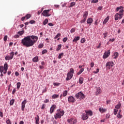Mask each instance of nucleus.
Returning a JSON list of instances; mask_svg holds the SVG:
<instances>
[{
    "instance_id": "f257e3e1",
    "label": "nucleus",
    "mask_w": 124,
    "mask_h": 124,
    "mask_svg": "<svg viewBox=\"0 0 124 124\" xmlns=\"http://www.w3.org/2000/svg\"><path fill=\"white\" fill-rule=\"evenodd\" d=\"M38 37L35 35H28L21 40V44L25 47H31L37 42Z\"/></svg>"
},
{
    "instance_id": "f03ea898",
    "label": "nucleus",
    "mask_w": 124,
    "mask_h": 124,
    "mask_svg": "<svg viewBox=\"0 0 124 124\" xmlns=\"http://www.w3.org/2000/svg\"><path fill=\"white\" fill-rule=\"evenodd\" d=\"M63 115H64V111L63 110L61 111L60 109H57V113L54 115L55 119H61Z\"/></svg>"
},
{
    "instance_id": "7ed1b4c3",
    "label": "nucleus",
    "mask_w": 124,
    "mask_h": 124,
    "mask_svg": "<svg viewBox=\"0 0 124 124\" xmlns=\"http://www.w3.org/2000/svg\"><path fill=\"white\" fill-rule=\"evenodd\" d=\"M124 15V10H121L119 11V13L115 14L114 16V19L115 21H118L119 19H122Z\"/></svg>"
},
{
    "instance_id": "20e7f679",
    "label": "nucleus",
    "mask_w": 124,
    "mask_h": 124,
    "mask_svg": "<svg viewBox=\"0 0 124 124\" xmlns=\"http://www.w3.org/2000/svg\"><path fill=\"white\" fill-rule=\"evenodd\" d=\"M73 73H74V69L71 68L69 72L67 74V78H66V81H69V80L72 79V77H73Z\"/></svg>"
},
{
    "instance_id": "39448f33",
    "label": "nucleus",
    "mask_w": 124,
    "mask_h": 124,
    "mask_svg": "<svg viewBox=\"0 0 124 124\" xmlns=\"http://www.w3.org/2000/svg\"><path fill=\"white\" fill-rule=\"evenodd\" d=\"M75 96L77 99H84L86 97V96L82 92H78L75 94Z\"/></svg>"
},
{
    "instance_id": "423d86ee",
    "label": "nucleus",
    "mask_w": 124,
    "mask_h": 124,
    "mask_svg": "<svg viewBox=\"0 0 124 124\" xmlns=\"http://www.w3.org/2000/svg\"><path fill=\"white\" fill-rule=\"evenodd\" d=\"M8 69V64L7 63H5L3 66H0V72L2 73L3 72V70H7Z\"/></svg>"
},
{
    "instance_id": "0eeeda50",
    "label": "nucleus",
    "mask_w": 124,
    "mask_h": 124,
    "mask_svg": "<svg viewBox=\"0 0 124 124\" xmlns=\"http://www.w3.org/2000/svg\"><path fill=\"white\" fill-rule=\"evenodd\" d=\"M113 66H114V62H108L106 64V67L107 69H110L111 67H113Z\"/></svg>"
},
{
    "instance_id": "6e6552de",
    "label": "nucleus",
    "mask_w": 124,
    "mask_h": 124,
    "mask_svg": "<svg viewBox=\"0 0 124 124\" xmlns=\"http://www.w3.org/2000/svg\"><path fill=\"white\" fill-rule=\"evenodd\" d=\"M67 122H68L69 124H77V119L71 118V119H68Z\"/></svg>"
},
{
    "instance_id": "1a4fd4ad",
    "label": "nucleus",
    "mask_w": 124,
    "mask_h": 124,
    "mask_svg": "<svg viewBox=\"0 0 124 124\" xmlns=\"http://www.w3.org/2000/svg\"><path fill=\"white\" fill-rule=\"evenodd\" d=\"M49 12H50V10H45L42 13V15L45 16V17H49L51 16V14H49Z\"/></svg>"
},
{
    "instance_id": "9d476101",
    "label": "nucleus",
    "mask_w": 124,
    "mask_h": 124,
    "mask_svg": "<svg viewBox=\"0 0 124 124\" xmlns=\"http://www.w3.org/2000/svg\"><path fill=\"white\" fill-rule=\"evenodd\" d=\"M68 101L69 103H74L75 102V98L73 96H70L68 98Z\"/></svg>"
},
{
    "instance_id": "9b49d317",
    "label": "nucleus",
    "mask_w": 124,
    "mask_h": 124,
    "mask_svg": "<svg viewBox=\"0 0 124 124\" xmlns=\"http://www.w3.org/2000/svg\"><path fill=\"white\" fill-rule=\"evenodd\" d=\"M110 50L105 51L103 55V59H107V58L110 56Z\"/></svg>"
},
{
    "instance_id": "f8f14e48",
    "label": "nucleus",
    "mask_w": 124,
    "mask_h": 124,
    "mask_svg": "<svg viewBox=\"0 0 124 124\" xmlns=\"http://www.w3.org/2000/svg\"><path fill=\"white\" fill-rule=\"evenodd\" d=\"M81 119L83 121H86V120L89 119V115H88L87 113H83L81 116Z\"/></svg>"
},
{
    "instance_id": "ddd939ff",
    "label": "nucleus",
    "mask_w": 124,
    "mask_h": 124,
    "mask_svg": "<svg viewBox=\"0 0 124 124\" xmlns=\"http://www.w3.org/2000/svg\"><path fill=\"white\" fill-rule=\"evenodd\" d=\"M57 106L56 105H53L50 108V114H53L55 112V109H56Z\"/></svg>"
},
{
    "instance_id": "4468645a",
    "label": "nucleus",
    "mask_w": 124,
    "mask_h": 124,
    "mask_svg": "<svg viewBox=\"0 0 124 124\" xmlns=\"http://www.w3.org/2000/svg\"><path fill=\"white\" fill-rule=\"evenodd\" d=\"M27 103V100H24L21 103V110L24 111L25 110V107L26 104Z\"/></svg>"
},
{
    "instance_id": "2eb2a0df",
    "label": "nucleus",
    "mask_w": 124,
    "mask_h": 124,
    "mask_svg": "<svg viewBox=\"0 0 124 124\" xmlns=\"http://www.w3.org/2000/svg\"><path fill=\"white\" fill-rule=\"evenodd\" d=\"M85 113L87 116H93V111L91 110H85Z\"/></svg>"
},
{
    "instance_id": "dca6fc26",
    "label": "nucleus",
    "mask_w": 124,
    "mask_h": 124,
    "mask_svg": "<svg viewBox=\"0 0 124 124\" xmlns=\"http://www.w3.org/2000/svg\"><path fill=\"white\" fill-rule=\"evenodd\" d=\"M79 36H76L73 40V42H75V43H77V42L78 41V40H79Z\"/></svg>"
},
{
    "instance_id": "f3484780",
    "label": "nucleus",
    "mask_w": 124,
    "mask_h": 124,
    "mask_svg": "<svg viewBox=\"0 0 124 124\" xmlns=\"http://www.w3.org/2000/svg\"><path fill=\"white\" fill-rule=\"evenodd\" d=\"M99 93H101V89L100 87L97 88V90L96 91V95H98Z\"/></svg>"
},
{
    "instance_id": "a211bd4d",
    "label": "nucleus",
    "mask_w": 124,
    "mask_h": 124,
    "mask_svg": "<svg viewBox=\"0 0 124 124\" xmlns=\"http://www.w3.org/2000/svg\"><path fill=\"white\" fill-rule=\"evenodd\" d=\"M37 117H35L36 124H39V116L37 115Z\"/></svg>"
},
{
    "instance_id": "6ab92c4d",
    "label": "nucleus",
    "mask_w": 124,
    "mask_h": 124,
    "mask_svg": "<svg viewBox=\"0 0 124 124\" xmlns=\"http://www.w3.org/2000/svg\"><path fill=\"white\" fill-rule=\"evenodd\" d=\"M88 12L87 11H85L83 13V18H85V19H87V17H88Z\"/></svg>"
},
{
    "instance_id": "aec40b11",
    "label": "nucleus",
    "mask_w": 124,
    "mask_h": 124,
    "mask_svg": "<svg viewBox=\"0 0 124 124\" xmlns=\"http://www.w3.org/2000/svg\"><path fill=\"white\" fill-rule=\"evenodd\" d=\"M32 62H38V57L36 56L34 57L32 59Z\"/></svg>"
},
{
    "instance_id": "412c9836",
    "label": "nucleus",
    "mask_w": 124,
    "mask_h": 124,
    "mask_svg": "<svg viewBox=\"0 0 124 124\" xmlns=\"http://www.w3.org/2000/svg\"><path fill=\"white\" fill-rule=\"evenodd\" d=\"M109 16H107L104 20L103 22V24L104 25V24H106V23H107V22H108V21H109Z\"/></svg>"
},
{
    "instance_id": "4be33fe9",
    "label": "nucleus",
    "mask_w": 124,
    "mask_h": 124,
    "mask_svg": "<svg viewBox=\"0 0 124 124\" xmlns=\"http://www.w3.org/2000/svg\"><path fill=\"white\" fill-rule=\"evenodd\" d=\"M87 24H92L93 23V18H89L87 19Z\"/></svg>"
},
{
    "instance_id": "5701e85b",
    "label": "nucleus",
    "mask_w": 124,
    "mask_h": 124,
    "mask_svg": "<svg viewBox=\"0 0 124 124\" xmlns=\"http://www.w3.org/2000/svg\"><path fill=\"white\" fill-rule=\"evenodd\" d=\"M118 57H119V53L118 52L114 53L113 55V59H117V58H118Z\"/></svg>"
},
{
    "instance_id": "b1692460",
    "label": "nucleus",
    "mask_w": 124,
    "mask_h": 124,
    "mask_svg": "<svg viewBox=\"0 0 124 124\" xmlns=\"http://www.w3.org/2000/svg\"><path fill=\"white\" fill-rule=\"evenodd\" d=\"M121 102H119L118 105L115 106V108L116 109H120V108H121Z\"/></svg>"
},
{
    "instance_id": "393cba45",
    "label": "nucleus",
    "mask_w": 124,
    "mask_h": 124,
    "mask_svg": "<svg viewBox=\"0 0 124 124\" xmlns=\"http://www.w3.org/2000/svg\"><path fill=\"white\" fill-rule=\"evenodd\" d=\"M84 82V78L80 77L79 78V84H82Z\"/></svg>"
},
{
    "instance_id": "a878e982",
    "label": "nucleus",
    "mask_w": 124,
    "mask_h": 124,
    "mask_svg": "<svg viewBox=\"0 0 124 124\" xmlns=\"http://www.w3.org/2000/svg\"><path fill=\"white\" fill-rule=\"evenodd\" d=\"M59 97V94H54L52 96V98L53 99H55V98H58Z\"/></svg>"
},
{
    "instance_id": "bb28decb",
    "label": "nucleus",
    "mask_w": 124,
    "mask_h": 124,
    "mask_svg": "<svg viewBox=\"0 0 124 124\" xmlns=\"http://www.w3.org/2000/svg\"><path fill=\"white\" fill-rule=\"evenodd\" d=\"M84 71V68H81L78 72L77 73L78 75H80Z\"/></svg>"
},
{
    "instance_id": "cd10ccee",
    "label": "nucleus",
    "mask_w": 124,
    "mask_h": 124,
    "mask_svg": "<svg viewBox=\"0 0 124 124\" xmlns=\"http://www.w3.org/2000/svg\"><path fill=\"white\" fill-rule=\"evenodd\" d=\"M5 60L6 61H10V60H12V57H11L10 56H6L5 58Z\"/></svg>"
},
{
    "instance_id": "c85d7f7f",
    "label": "nucleus",
    "mask_w": 124,
    "mask_h": 124,
    "mask_svg": "<svg viewBox=\"0 0 124 124\" xmlns=\"http://www.w3.org/2000/svg\"><path fill=\"white\" fill-rule=\"evenodd\" d=\"M99 110L100 111V112L101 113H103V112H106V109H105V108H99Z\"/></svg>"
},
{
    "instance_id": "c756f323",
    "label": "nucleus",
    "mask_w": 124,
    "mask_h": 124,
    "mask_svg": "<svg viewBox=\"0 0 124 124\" xmlns=\"http://www.w3.org/2000/svg\"><path fill=\"white\" fill-rule=\"evenodd\" d=\"M48 19L47 18L45 19L43 22L44 26H45V25H47V24H48Z\"/></svg>"
},
{
    "instance_id": "7c9ffc66",
    "label": "nucleus",
    "mask_w": 124,
    "mask_h": 124,
    "mask_svg": "<svg viewBox=\"0 0 124 124\" xmlns=\"http://www.w3.org/2000/svg\"><path fill=\"white\" fill-rule=\"evenodd\" d=\"M25 31H19L17 32V34H19V35H23L24 34V33Z\"/></svg>"
},
{
    "instance_id": "2f4dec72",
    "label": "nucleus",
    "mask_w": 124,
    "mask_h": 124,
    "mask_svg": "<svg viewBox=\"0 0 124 124\" xmlns=\"http://www.w3.org/2000/svg\"><path fill=\"white\" fill-rule=\"evenodd\" d=\"M14 102H15V100L14 99L11 100L10 102V105H13V104H14Z\"/></svg>"
},
{
    "instance_id": "473e14b6",
    "label": "nucleus",
    "mask_w": 124,
    "mask_h": 124,
    "mask_svg": "<svg viewBox=\"0 0 124 124\" xmlns=\"http://www.w3.org/2000/svg\"><path fill=\"white\" fill-rule=\"evenodd\" d=\"M31 17V15L28 14L25 16V18H26V20H28V19H30Z\"/></svg>"
},
{
    "instance_id": "72a5a7b5",
    "label": "nucleus",
    "mask_w": 124,
    "mask_h": 124,
    "mask_svg": "<svg viewBox=\"0 0 124 124\" xmlns=\"http://www.w3.org/2000/svg\"><path fill=\"white\" fill-rule=\"evenodd\" d=\"M75 4H76V3L74 2H72L70 4V6H69V7H73V6L75 5Z\"/></svg>"
},
{
    "instance_id": "f704fd0d",
    "label": "nucleus",
    "mask_w": 124,
    "mask_h": 124,
    "mask_svg": "<svg viewBox=\"0 0 124 124\" xmlns=\"http://www.w3.org/2000/svg\"><path fill=\"white\" fill-rule=\"evenodd\" d=\"M62 56H63V53H61L59 54L58 56V59H62Z\"/></svg>"
},
{
    "instance_id": "c9c22d12",
    "label": "nucleus",
    "mask_w": 124,
    "mask_h": 124,
    "mask_svg": "<svg viewBox=\"0 0 124 124\" xmlns=\"http://www.w3.org/2000/svg\"><path fill=\"white\" fill-rule=\"evenodd\" d=\"M44 46V45L42 43H41L38 45V48H43Z\"/></svg>"
},
{
    "instance_id": "e433bc0d",
    "label": "nucleus",
    "mask_w": 124,
    "mask_h": 124,
    "mask_svg": "<svg viewBox=\"0 0 124 124\" xmlns=\"http://www.w3.org/2000/svg\"><path fill=\"white\" fill-rule=\"evenodd\" d=\"M61 48H62V45H59L58 46L56 49L57 51H60V50H61Z\"/></svg>"
},
{
    "instance_id": "4c0bfd02",
    "label": "nucleus",
    "mask_w": 124,
    "mask_h": 124,
    "mask_svg": "<svg viewBox=\"0 0 124 124\" xmlns=\"http://www.w3.org/2000/svg\"><path fill=\"white\" fill-rule=\"evenodd\" d=\"M10 57L12 58V59H13V57H14V52H12L10 53Z\"/></svg>"
},
{
    "instance_id": "58836bf2",
    "label": "nucleus",
    "mask_w": 124,
    "mask_h": 124,
    "mask_svg": "<svg viewBox=\"0 0 124 124\" xmlns=\"http://www.w3.org/2000/svg\"><path fill=\"white\" fill-rule=\"evenodd\" d=\"M98 2V0H92L91 1V3H97Z\"/></svg>"
},
{
    "instance_id": "ea45409f",
    "label": "nucleus",
    "mask_w": 124,
    "mask_h": 124,
    "mask_svg": "<svg viewBox=\"0 0 124 124\" xmlns=\"http://www.w3.org/2000/svg\"><path fill=\"white\" fill-rule=\"evenodd\" d=\"M16 85H17V89H20V87H21V83L17 82Z\"/></svg>"
},
{
    "instance_id": "a19ab883",
    "label": "nucleus",
    "mask_w": 124,
    "mask_h": 124,
    "mask_svg": "<svg viewBox=\"0 0 124 124\" xmlns=\"http://www.w3.org/2000/svg\"><path fill=\"white\" fill-rule=\"evenodd\" d=\"M67 95V91H65L63 93V96H66Z\"/></svg>"
},
{
    "instance_id": "79ce46f5",
    "label": "nucleus",
    "mask_w": 124,
    "mask_h": 124,
    "mask_svg": "<svg viewBox=\"0 0 124 124\" xmlns=\"http://www.w3.org/2000/svg\"><path fill=\"white\" fill-rule=\"evenodd\" d=\"M117 117L119 119H122L123 116L120 114V112H118V114L117 115Z\"/></svg>"
},
{
    "instance_id": "37998d69",
    "label": "nucleus",
    "mask_w": 124,
    "mask_h": 124,
    "mask_svg": "<svg viewBox=\"0 0 124 124\" xmlns=\"http://www.w3.org/2000/svg\"><path fill=\"white\" fill-rule=\"evenodd\" d=\"M60 36H61V33H58L54 37L55 39H57V38H58V37H60Z\"/></svg>"
},
{
    "instance_id": "c03bdc74",
    "label": "nucleus",
    "mask_w": 124,
    "mask_h": 124,
    "mask_svg": "<svg viewBox=\"0 0 124 124\" xmlns=\"http://www.w3.org/2000/svg\"><path fill=\"white\" fill-rule=\"evenodd\" d=\"M80 42L81 43H85V42H86V39L84 38H83L82 39H81Z\"/></svg>"
},
{
    "instance_id": "a18cd8bd",
    "label": "nucleus",
    "mask_w": 124,
    "mask_h": 124,
    "mask_svg": "<svg viewBox=\"0 0 124 124\" xmlns=\"http://www.w3.org/2000/svg\"><path fill=\"white\" fill-rule=\"evenodd\" d=\"M118 112V109L114 108V112L113 114L114 115H117V113Z\"/></svg>"
},
{
    "instance_id": "49530a36",
    "label": "nucleus",
    "mask_w": 124,
    "mask_h": 124,
    "mask_svg": "<svg viewBox=\"0 0 124 124\" xmlns=\"http://www.w3.org/2000/svg\"><path fill=\"white\" fill-rule=\"evenodd\" d=\"M71 33H73V32H75V28H72L70 31Z\"/></svg>"
},
{
    "instance_id": "de8ad7c7",
    "label": "nucleus",
    "mask_w": 124,
    "mask_h": 124,
    "mask_svg": "<svg viewBox=\"0 0 124 124\" xmlns=\"http://www.w3.org/2000/svg\"><path fill=\"white\" fill-rule=\"evenodd\" d=\"M87 20L86 18H83L81 21H80V23L84 24L85 22H86V20Z\"/></svg>"
},
{
    "instance_id": "09e8293b",
    "label": "nucleus",
    "mask_w": 124,
    "mask_h": 124,
    "mask_svg": "<svg viewBox=\"0 0 124 124\" xmlns=\"http://www.w3.org/2000/svg\"><path fill=\"white\" fill-rule=\"evenodd\" d=\"M29 23L31 24H35V20H31Z\"/></svg>"
},
{
    "instance_id": "8fccbe9b",
    "label": "nucleus",
    "mask_w": 124,
    "mask_h": 124,
    "mask_svg": "<svg viewBox=\"0 0 124 124\" xmlns=\"http://www.w3.org/2000/svg\"><path fill=\"white\" fill-rule=\"evenodd\" d=\"M45 53H47V50H46V49H44L42 51V55H44V54H45Z\"/></svg>"
},
{
    "instance_id": "3c124183",
    "label": "nucleus",
    "mask_w": 124,
    "mask_h": 124,
    "mask_svg": "<svg viewBox=\"0 0 124 124\" xmlns=\"http://www.w3.org/2000/svg\"><path fill=\"white\" fill-rule=\"evenodd\" d=\"M6 124H11V121H10V119H8V120L6 121Z\"/></svg>"
},
{
    "instance_id": "603ef678",
    "label": "nucleus",
    "mask_w": 124,
    "mask_h": 124,
    "mask_svg": "<svg viewBox=\"0 0 124 124\" xmlns=\"http://www.w3.org/2000/svg\"><path fill=\"white\" fill-rule=\"evenodd\" d=\"M45 107H46V105L45 104H43L41 107V109L43 110V109H45Z\"/></svg>"
},
{
    "instance_id": "864d4df0",
    "label": "nucleus",
    "mask_w": 124,
    "mask_h": 124,
    "mask_svg": "<svg viewBox=\"0 0 124 124\" xmlns=\"http://www.w3.org/2000/svg\"><path fill=\"white\" fill-rule=\"evenodd\" d=\"M3 40H4V41H5V42L7 40V35H5V36L4 37Z\"/></svg>"
},
{
    "instance_id": "5fc2aeb1",
    "label": "nucleus",
    "mask_w": 124,
    "mask_h": 124,
    "mask_svg": "<svg viewBox=\"0 0 124 124\" xmlns=\"http://www.w3.org/2000/svg\"><path fill=\"white\" fill-rule=\"evenodd\" d=\"M44 103H48L49 102V99H46L44 101Z\"/></svg>"
},
{
    "instance_id": "6e6d98bb",
    "label": "nucleus",
    "mask_w": 124,
    "mask_h": 124,
    "mask_svg": "<svg viewBox=\"0 0 124 124\" xmlns=\"http://www.w3.org/2000/svg\"><path fill=\"white\" fill-rule=\"evenodd\" d=\"M99 48H101V43H100L99 45L97 46V49H99Z\"/></svg>"
},
{
    "instance_id": "4d7b16f0",
    "label": "nucleus",
    "mask_w": 124,
    "mask_h": 124,
    "mask_svg": "<svg viewBox=\"0 0 124 124\" xmlns=\"http://www.w3.org/2000/svg\"><path fill=\"white\" fill-rule=\"evenodd\" d=\"M0 116L1 118H3V113L2 111H0Z\"/></svg>"
},
{
    "instance_id": "13d9d810",
    "label": "nucleus",
    "mask_w": 124,
    "mask_h": 124,
    "mask_svg": "<svg viewBox=\"0 0 124 124\" xmlns=\"http://www.w3.org/2000/svg\"><path fill=\"white\" fill-rule=\"evenodd\" d=\"M42 11H43V9H42V10L41 11H38V13H37L38 15H40Z\"/></svg>"
},
{
    "instance_id": "bf43d9fd",
    "label": "nucleus",
    "mask_w": 124,
    "mask_h": 124,
    "mask_svg": "<svg viewBox=\"0 0 124 124\" xmlns=\"http://www.w3.org/2000/svg\"><path fill=\"white\" fill-rule=\"evenodd\" d=\"M16 93V88H15L12 92V94H14V93Z\"/></svg>"
},
{
    "instance_id": "052dcab7",
    "label": "nucleus",
    "mask_w": 124,
    "mask_h": 124,
    "mask_svg": "<svg viewBox=\"0 0 124 124\" xmlns=\"http://www.w3.org/2000/svg\"><path fill=\"white\" fill-rule=\"evenodd\" d=\"M63 42H66V41H67V38L66 37L64 38L63 39Z\"/></svg>"
},
{
    "instance_id": "680f3d73",
    "label": "nucleus",
    "mask_w": 124,
    "mask_h": 124,
    "mask_svg": "<svg viewBox=\"0 0 124 124\" xmlns=\"http://www.w3.org/2000/svg\"><path fill=\"white\" fill-rule=\"evenodd\" d=\"M94 66V63H93V62H91V67H93Z\"/></svg>"
},
{
    "instance_id": "e2e57ef3",
    "label": "nucleus",
    "mask_w": 124,
    "mask_h": 124,
    "mask_svg": "<svg viewBox=\"0 0 124 124\" xmlns=\"http://www.w3.org/2000/svg\"><path fill=\"white\" fill-rule=\"evenodd\" d=\"M26 19V16H23L21 18V21H25V19Z\"/></svg>"
},
{
    "instance_id": "0e129e2a",
    "label": "nucleus",
    "mask_w": 124,
    "mask_h": 124,
    "mask_svg": "<svg viewBox=\"0 0 124 124\" xmlns=\"http://www.w3.org/2000/svg\"><path fill=\"white\" fill-rule=\"evenodd\" d=\"M54 86H59L60 85V83L56 82V83H53Z\"/></svg>"
},
{
    "instance_id": "69168bd1",
    "label": "nucleus",
    "mask_w": 124,
    "mask_h": 124,
    "mask_svg": "<svg viewBox=\"0 0 124 124\" xmlns=\"http://www.w3.org/2000/svg\"><path fill=\"white\" fill-rule=\"evenodd\" d=\"M48 25L50 27H53V26H54V24H53V23H49L48 24Z\"/></svg>"
},
{
    "instance_id": "338daca9",
    "label": "nucleus",
    "mask_w": 124,
    "mask_h": 124,
    "mask_svg": "<svg viewBox=\"0 0 124 124\" xmlns=\"http://www.w3.org/2000/svg\"><path fill=\"white\" fill-rule=\"evenodd\" d=\"M15 75H16V76H19V72H15Z\"/></svg>"
},
{
    "instance_id": "774afa93",
    "label": "nucleus",
    "mask_w": 124,
    "mask_h": 124,
    "mask_svg": "<svg viewBox=\"0 0 124 124\" xmlns=\"http://www.w3.org/2000/svg\"><path fill=\"white\" fill-rule=\"evenodd\" d=\"M19 124H24V121H21L19 122Z\"/></svg>"
}]
</instances>
